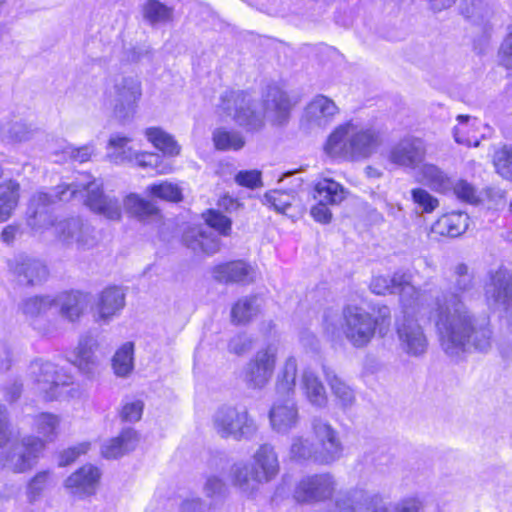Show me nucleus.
I'll return each instance as SVG.
<instances>
[{
  "mask_svg": "<svg viewBox=\"0 0 512 512\" xmlns=\"http://www.w3.org/2000/svg\"><path fill=\"white\" fill-rule=\"evenodd\" d=\"M454 194L462 201L468 203H476L478 201L477 191L470 183L466 180H458L453 185Z\"/></svg>",
  "mask_w": 512,
  "mask_h": 512,
  "instance_id": "obj_60",
  "label": "nucleus"
},
{
  "mask_svg": "<svg viewBox=\"0 0 512 512\" xmlns=\"http://www.w3.org/2000/svg\"><path fill=\"white\" fill-rule=\"evenodd\" d=\"M313 197L319 202L335 205L345 199V190L338 182L324 178L315 184Z\"/></svg>",
  "mask_w": 512,
  "mask_h": 512,
  "instance_id": "obj_36",
  "label": "nucleus"
},
{
  "mask_svg": "<svg viewBox=\"0 0 512 512\" xmlns=\"http://www.w3.org/2000/svg\"><path fill=\"white\" fill-rule=\"evenodd\" d=\"M291 102L278 86H268L261 101L244 91H225L217 105L218 112L231 117L248 131H257L267 118L275 124L284 123L290 114Z\"/></svg>",
  "mask_w": 512,
  "mask_h": 512,
  "instance_id": "obj_3",
  "label": "nucleus"
},
{
  "mask_svg": "<svg viewBox=\"0 0 512 512\" xmlns=\"http://www.w3.org/2000/svg\"><path fill=\"white\" fill-rule=\"evenodd\" d=\"M469 216L463 212H451L440 217L432 231L442 236L458 237L468 228Z\"/></svg>",
  "mask_w": 512,
  "mask_h": 512,
  "instance_id": "obj_29",
  "label": "nucleus"
},
{
  "mask_svg": "<svg viewBox=\"0 0 512 512\" xmlns=\"http://www.w3.org/2000/svg\"><path fill=\"white\" fill-rule=\"evenodd\" d=\"M53 483L52 473L49 470L38 472L28 483L27 495L29 499H37Z\"/></svg>",
  "mask_w": 512,
  "mask_h": 512,
  "instance_id": "obj_55",
  "label": "nucleus"
},
{
  "mask_svg": "<svg viewBox=\"0 0 512 512\" xmlns=\"http://www.w3.org/2000/svg\"><path fill=\"white\" fill-rule=\"evenodd\" d=\"M204 217L208 227L194 226L188 228L183 234V241L194 252L213 254L219 250L220 242L210 229L218 231L223 236H228L232 221L221 212L213 209L208 210Z\"/></svg>",
  "mask_w": 512,
  "mask_h": 512,
  "instance_id": "obj_9",
  "label": "nucleus"
},
{
  "mask_svg": "<svg viewBox=\"0 0 512 512\" xmlns=\"http://www.w3.org/2000/svg\"><path fill=\"white\" fill-rule=\"evenodd\" d=\"M20 185L14 180L0 184V221L8 220L18 205Z\"/></svg>",
  "mask_w": 512,
  "mask_h": 512,
  "instance_id": "obj_38",
  "label": "nucleus"
},
{
  "mask_svg": "<svg viewBox=\"0 0 512 512\" xmlns=\"http://www.w3.org/2000/svg\"><path fill=\"white\" fill-rule=\"evenodd\" d=\"M484 295L490 306L506 310L512 331V276L509 272L503 269L491 272L484 285Z\"/></svg>",
  "mask_w": 512,
  "mask_h": 512,
  "instance_id": "obj_12",
  "label": "nucleus"
},
{
  "mask_svg": "<svg viewBox=\"0 0 512 512\" xmlns=\"http://www.w3.org/2000/svg\"><path fill=\"white\" fill-rule=\"evenodd\" d=\"M426 146L422 139L405 137L392 145L387 152V160L398 167L415 169L425 159Z\"/></svg>",
  "mask_w": 512,
  "mask_h": 512,
  "instance_id": "obj_14",
  "label": "nucleus"
},
{
  "mask_svg": "<svg viewBox=\"0 0 512 512\" xmlns=\"http://www.w3.org/2000/svg\"><path fill=\"white\" fill-rule=\"evenodd\" d=\"M398 281H403L402 271H397L393 276H376L372 279L370 287L373 293L384 295L386 293H396Z\"/></svg>",
  "mask_w": 512,
  "mask_h": 512,
  "instance_id": "obj_57",
  "label": "nucleus"
},
{
  "mask_svg": "<svg viewBox=\"0 0 512 512\" xmlns=\"http://www.w3.org/2000/svg\"><path fill=\"white\" fill-rule=\"evenodd\" d=\"M26 377L33 384L36 393L46 401L58 399L62 389L73 384V376L70 373L41 357L29 363Z\"/></svg>",
  "mask_w": 512,
  "mask_h": 512,
  "instance_id": "obj_7",
  "label": "nucleus"
},
{
  "mask_svg": "<svg viewBox=\"0 0 512 512\" xmlns=\"http://www.w3.org/2000/svg\"><path fill=\"white\" fill-rule=\"evenodd\" d=\"M230 477L233 486L247 495L253 494L264 482L260 471L245 463L234 464L230 470Z\"/></svg>",
  "mask_w": 512,
  "mask_h": 512,
  "instance_id": "obj_25",
  "label": "nucleus"
},
{
  "mask_svg": "<svg viewBox=\"0 0 512 512\" xmlns=\"http://www.w3.org/2000/svg\"><path fill=\"white\" fill-rule=\"evenodd\" d=\"M146 191L150 196L165 201L178 202L182 199V192L179 186L168 181L154 183L148 186Z\"/></svg>",
  "mask_w": 512,
  "mask_h": 512,
  "instance_id": "obj_51",
  "label": "nucleus"
},
{
  "mask_svg": "<svg viewBox=\"0 0 512 512\" xmlns=\"http://www.w3.org/2000/svg\"><path fill=\"white\" fill-rule=\"evenodd\" d=\"M289 456L292 460L303 463L316 464L315 444L303 436H294L291 439Z\"/></svg>",
  "mask_w": 512,
  "mask_h": 512,
  "instance_id": "obj_43",
  "label": "nucleus"
},
{
  "mask_svg": "<svg viewBox=\"0 0 512 512\" xmlns=\"http://www.w3.org/2000/svg\"><path fill=\"white\" fill-rule=\"evenodd\" d=\"M255 465L260 471L261 478L264 482L270 481L279 471V462L274 448L269 444L261 445L253 456Z\"/></svg>",
  "mask_w": 512,
  "mask_h": 512,
  "instance_id": "obj_31",
  "label": "nucleus"
},
{
  "mask_svg": "<svg viewBox=\"0 0 512 512\" xmlns=\"http://www.w3.org/2000/svg\"><path fill=\"white\" fill-rule=\"evenodd\" d=\"M403 281H398L396 293L399 294L400 300L405 307L415 304L420 297V290L412 284V275L402 272Z\"/></svg>",
  "mask_w": 512,
  "mask_h": 512,
  "instance_id": "obj_53",
  "label": "nucleus"
},
{
  "mask_svg": "<svg viewBox=\"0 0 512 512\" xmlns=\"http://www.w3.org/2000/svg\"><path fill=\"white\" fill-rule=\"evenodd\" d=\"M312 432L315 437L316 443H327L335 440H340L339 433L332 425L321 418H314L311 423Z\"/></svg>",
  "mask_w": 512,
  "mask_h": 512,
  "instance_id": "obj_54",
  "label": "nucleus"
},
{
  "mask_svg": "<svg viewBox=\"0 0 512 512\" xmlns=\"http://www.w3.org/2000/svg\"><path fill=\"white\" fill-rule=\"evenodd\" d=\"M326 381L331 389L332 395L342 408L351 407L356 400L353 389L347 385L334 371L324 368Z\"/></svg>",
  "mask_w": 512,
  "mask_h": 512,
  "instance_id": "obj_35",
  "label": "nucleus"
},
{
  "mask_svg": "<svg viewBox=\"0 0 512 512\" xmlns=\"http://www.w3.org/2000/svg\"><path fill=\"white\" fill-rule=\"evenodd\" d=\"M372 494L354 491L339 497L331 512H372L370 498Z\"/></svg>",
  "mask_w": 512,
  "mask_h": 512,
  "instance_id": "obj_34",
  "label": "nucleus"
},
{
  "mask_svg": "<svg viewBox=\"0 0 512 512\" xmlns=\"http://www.w3.org/2000/svg\"><path fill=\"white\" fill-rule=\"evenodd\" d=\"M131 139L119 133L110 136L107 157L115 164L132 163L135 150L130 146Z\"/></svg>",
  "mask_w": 512,
  "mask_h": 512,
  "instance_id": "obj_33",
  "label": "nucleus"
},
{
  "mask_svg": "<svg viewBox=\"0 0 512 512\" xmlns=\"http://www.w3.org/2000/svg\"><path fill=\"white\" fill-rule=\"evenodd\" d=\"M145 136L153 146L168 156L180 154L181 147L174 137L159 127H150L145 130Z\"/></svg>",
  "mask_w": 512,
  "mask_h": 512,
  "instance_id": "obj_40",
  "label": "nucleus"
},
{
  "mask_svg": "<svg viewBox=\"0 0 512 512\" xmlns=\"http://www.w3.org/2000/svg\"><path fill=\"white\" fill-rule=\"evenodd\" d=\"M369 502L372 512H422L424 507L423 501L415 496L386 505L382 497L372 494Z\"/></svg>",
  "mask_w": 512,
  "mask_h": 512,
  "instance_id": "obj_32",
  "label": "nucleus"
},
{
  "mask_svg": "<svg viewBox=\"0 0 512 512\" xmlns=\"http://www.w3.org/2000/svg\"><path fill=\"white\" fill-rule=\"evenodd\" d=\"M414 203L425 213L433 212L439 205L438 200L422 188L411 191Z\"/></svg>",
  "mask_w": 512,
  "mask_h": 512,
  "instance_id": "obj_58",
  "label": "nucleus"
},
{
  "mask_svg": "<svg viewBox=\"0 0 512 512\" xmlns=\"http://www.w3.org/2000/svg\"><path fill=\"white\" fill-rule=\"evenodd\" d=\"M89 444L88 443H81L77 446L68 448L67 450L63 451V453L60 456L59 460V466L64 467L71 463H73L81 454H84L88 451Z\"/></svg>",
  "mask_w": 512,
  "mask_h": 512,
  "instance_id": "obj_63",
  "label": "nucleus"
},
{
  "mask_svg": "<svg viewBox=\"0 0 512 512\" xmlns=\"http://www.w3.org/2000/svg\"><path fill=\"white\" fill-rule=\"evenodd\" d=\"M141 168H152L159 174H167L172 171L170 164L164 163L159 154L150 152H134L133 162Z\"/></svg>",
  "mask_w": 512,
  "mask_h": 512,
  "instance_id": "obj_47",
  "label": "nucleus"
},
{
  "mask_svg": "<svg viewBox=\"0 0 512 512\" xmlns=\"http://www.w3.org/2000/svg\"><path fill=\"white\" fill-rule=\"evenodd\" d=\"M331 474L321 473L302 478L296 486L294 497L301 503H314L329 499L335 491Z\"/></svg>",
  "mask_w": 512,
  "mask_h": 512,
  "instance_id": "obj_13",
  "label": "nucleus"
},
{
  "mask_svg": "<svg viewBox=\"0 0 512 512\" xmlns=\"http://www.w3.org/2000/svg\"><path fill=\"white\" fill-rule=\"evenodd\" d=\"M114 374L120 378H127L134 369V344L126 342L121 345L111 359Z\"/></svg>",
  "mask_w": 512,
  "mask_h": 512,
  "instance_id": "obj_37",
  "label": "nucleus"
},
{
  "mask_svg": "<svg viewBox=\"0 0 512 512\" xmlns=\"http://www.w3.org/2000/svg\"><path fill=\"white\" fill-rule=\"evenodd\" d=\"M144 404L141 400L127 401L123 404L120 417L123 421L136 422L140 420Z\"/></svg>",
  "mask_w": 512,
  "mask_h": 512,
  "instance_id": "obj_59",
  "label": "nucleus"
},
{
  "mask_svg": "<svg viewBox=\"0 0 512 512\" xmlns=\"http://www.w3.org/2000/svg\"><path fill=\"white\" fill-rule=\"evenodd\" d=\"M38 133L36 128L20 119H7L0 123V140L15 144L32 140Z\"/></svg>",
  "mask_w": 512,
  "mask_h": 512,
  "instance_id": "obj_26",
  "label": "nucleus"
},
{
  "mask_svg": "<svg viewBox=\"0 0 512 512\" xmlns=\"http://www.w3.org/2000/svg\"><path fill=\"white\" fill-rule=\"evenodd\" d=\"M138 442L136 431L132 428L122 430L115 438L110 439L101 448L103 457L115 459L133 450Z\"/></svg>",
  "mask_w": 512,
  "mask_h": 512,
  "instance_id": "obj_27",
  "label": "nucleus"
},
{
  "mask_svg": "<svg viewBox=\"0 0 512 512\" xmlns=\"http://www.w3.org/2000/svg\"><path fill=\"white\" fill-rule=\"evenodd\" d=\"M235 181L247 188H256L262 186L261 172L258 170L240 171L235 176Z\"/></svg>",
  "mask_w": 512,
  "mask_h": 512,
  "instance_id": "obj_61",
  "label": "nucleus"
},
{
  "mask_svg": "<svg viewBox=\"0 0 512 512\" xmlns=\"http://www.w3.org/2000/svg\"><path fill=\"white\" fill-rule=\"evenodd\" d=\"M212 427L221 438L236 441L251 440L258 431L256 420L242 405L218 407L212 415Z\"/></svg>",
  "mask_w": 512,
  "mask_h": 512,
  "instance_id": "obj_8",
  "label": "nucleus"
},
{
  "mask_svg": "<svg viewBox=\"0 0 512 512\" xmlns=\"http://www.w3.org/2000/svg\"><path fill=\"white\" fill-rule=\"evenodd\" d=\"M141 96V83L136 77L117 75L107 85L103 103L116 120L126 123L136 115Z\"/></svg>",
  "mask_w": 512,
  "mask_h": 512,
  "instance_id": "obj_6",
  "label": "nucleus"
},
{
  "mask_svg": "<svg viewBox=\"0 0 512 512\" xmlns=\"http://www.w3.org/2000/svg\"><path fill=\"white\" fill-rule=\"evenodd\" d=\"M498 56L502 66L507 69H512V32L504 38Z\"/></svg>",
  "mask_w": 512,
  "mask_h": 512,
  "instance_id": "obj_64",
  "label": "nucleus"
},
{
  "mask_svg": "<svg viewBox=\"0 0 512 512\" xmlns=\"http://www.w3.org/2000/svg\"><path fill=\"white\" fill-rule=\"evenodd\" d=\"M55 305L56 298L49 295H36L25 298L20 304V310L31 322L34 329L38 330L43 335H49L53 333L56 328L42 325L41 318Z\"/></svg>",
  "mask_w": 512,
  "mask_h": 512,
  "instance_id": "obj_21",
  "label": "nucleus"
},
{
  "mask_svg": "<svg viewBox=\"0 0 512 512\" xmlns=\"http://www.w3.org/2000/svg\"><path fill=\"white\" fill-rule=\"evenodd\" d=\"M60 425L59 416L43 412L33 418L34 430L44 439L52 441L58 434Z\"/></svg>",
  "mask_w": 512,
  "mask_h": 512,
  "instance_id": "obj_44",
  "label": "nucleus"
},
{
  "mask_svg": "<svg viewBox=\"0 0 512 512\" xmlns=\"http://www.w3.org/2000/svg\"><path fill=\"white\" fill-rule=\"evenodd\" d=\"M83 199L94 213L109 220H120L122 206L118 198L103 191V182L88 173H80L74 182L55 187L51 192H38L30 200L27 223L35 231L53 226L48 207L57 201Z\"/></svg>",
  "mask_w": 512,
  "mask_h": 512,
  "instance_id": "obj_2",
  "label": "nucleus"
},
{
  "mask_svg": "<svg viewBox=\"0 0 512 512\" xmlns=\"http://www.w3.org/2000/svg\"><path fill=\"white\" fill-rule=\"evenodd\" d=\"M44 449V441L38 437L26 436L13 443L3 455V466L15 473L30 470L36 463L40 452Z\"/></svg>",
  "mask_w": 512,
  "mask_h": 512,
  "instance_id": "obj_11",
  "label": "nucleus"
},
{
  "mask_svg": "<svg viewBox=\"0 0 512 512\" xmlns=\"http://www.w3.org/2000/svg\"><path fill=\"white\" fill-rule=\"evenodd\" d=\"M297 370L296 359L293 356L288 357L278 373L276 382L277 394L290 396L294 393Z\"/></svg>",
  "mask_w": 512,
  "mask_h": 512,
  "instance_id": "obj_41",
  "label": "nucleus"
},
{
  "mask_svg": "<svg viewBox=\"0 0 512 512\" xmlns=\"http://www.w3.org/2000/svg\"><path fill=\"white\" fill-rule=\"evenodd\" d=\"M390 325L391 312L387 306L380 307L376 316L358 306H347L342 312L341 330L354 348L366 347L376 333L385 336Z\"/></svg>",
  "mask_w": 512,
  "mask_h": 512,
  "instance_id": "obj_5",
  "label": "nucleus"
},
{
  "mask_svg": "<svg viewBox=\"0 0 512 512\" xmlns=\"http://www.w3.org/2000/svg\"><path fill=\"white\" fill-rule=\"evenodd\" d=\"M397 336L401 350L409 356L420 357L428 349V338L417 320L404 317L397 324Z\"/></svg>",
  "mask_w": 512,
  "mask_h": 512,
  "instance_id": "obj_16",
  "label": "nucleus"
},
{
  "mask_svg": "<svg viewBox=\"0 0 512 512\" xmlns=\"http://www.w3.org/2000/svg\"><path fill=\"white\" fill-rule=\"evenodd\" d=\"M382 141L381 132L372 125L350 120L333 130L325 144V151L332 157L359 161L374 154Z\"/></svg>",
  "mask_w": 512,
  "mask_h": 512,
  "instance_id": "obj_4",
  "label": "nucleus"
},
{
  "mask_svg": "<svg viewBox=\"0 0 512 512\" xmlns=\"http://www.w3.org/2000/svg\"><path fill=\"white\" fill-rule=\"evenodd\" d=\"M300 387L309 403L313 406L323 408L328 403L326 389L319 377L310 369L302 373Z\"/></svg>",
  "mask_w": 512,
  "mask_h": 512,
  "instance_id": "obj_28",
  "label": "nucleus"
},
{
  "mask_svg": "<svg viewBox=\"0 0 512 512\" xmlns=\"http://www.w3.org/2000/svg\"><path fill=\"white\" fill-rule=\"evenodd\" d=\"M14 280L21 286H36L47 279L48 270L43 262L27 255H17L8 263Z\"/></svg>",
  "mask_w": 512,
  "mask_h": 512,
  "instance_id": "obj_17",
  "label": "nucleus"
},
{
  "mask_svg": "<svg viewBox=\"0 0 512 512\" xmlns=\"http://www.w3.org/2000/svg\"><path fill=\"white\" fill-rule=\"evenodd\" d=\"M212 275L220 283L249 284L254 281L255 270L247 262L236 260L216 265Z\"/></svg>",
  "mask_w": 512,
  "mask_h": 512,
  "instance_id": "obj_22",
  "label": "nucleus"
},
{
  "mask_svg": "<svg viewBox=\"0 0 512 512\" xmlns=\"http://www.w3.org/2000/svg\"><path fill=\"white\" fill-rule=\"evenodd\" d=\"M255 297H244L239 299L231 310L232 321L236 324L249 322L258 312Z\"/></svg>",
  "mask_w": 512,
  "mask_h": 512,
  "instance_id": "obj_46",
  "label": "nucleus"
},
{
  "mask_svg": "<svg viewBox=\"0 0 512 512\" xmlns=\"http://www.w3.org/2000/svg\"><path fill=\"white\" fill-rule=\"evenodd\" d=\"M458 124L453 128V137L458 144L466 145L468 147H478L480 145L479 139L474 135L479 122L476 118L468 115H458Z\"/></svg>",
  "mask_w": 512,
  "mask_h": 512,
  "instance_id": "obj_39",
  "label": "nucleus"
},
{
  "mask_svg": "<svg viewBox=\"0 0 512 512\" xmlns=\"http://www.w3.org/2000/svg\"><path fill=\"white\" fill-rule=\"evenodd\" d=\"M476 286L468 265L452 268L450 288L436 297L431 309L441 349L449 357H460L473 350L487 352L492 345V331L485 317L476 315L463 296Z\"/></svg>",
  "mask_w": 512,
  "mask_h": 512,
  "instance_id": "obj_1",
  "label": "nucleus"
},
{
  "mask_svg": "<svg viewBox=\"0 0 512 512\" xmlns=\"http://www.w3.org/2000/svg\"><path fill=\"white\" fill-rule=\"evenodd\" d=\"M204 491L208 497L223 496L226 492V484L220 477L211 475L205 482Z\"/></svg>",
  "mask_w": 512,
  "mask_h": 512,
  "instance_id": "obj_62",
  "label": "nucleus"
},
{
  "mask_svg": "<svg viewBox=\"0 0 512 512\" xmlns=\"http://www.w3.org/2000/svg\"><path fill=\"white\" fill-rule=\"evenodd\" d=\"M125 292L121 287L110 286L102 290L94 303V320L98 323H109L123 310Z\"/></svg>",
  "mask_w": 512,
  "mask_h": 512,
  "instance_id": "obj_18",
  "label": "nucleus"
},
{
  "mask_svg": "<svg viewBox=\"0 0 512 512\" xmlns=\"http://www.w3.org/2000/svg\"><path fill=\"white\" fill-rule=\"evenodd\" d=\"M98 347L96 338L90 335L82 337L75 349V359L73 364L85 374H91L93 368L97 365L95 351Z\"/></svg>",
  "mask_w": 512,
  "mask_h": 512,
  "instance_id": "obj_30",
  "label": "nucleus"
},
{
  "mask_svg": "<svg viewBox=\"0 0 512 512\" xmlns=\"http://www.w3.org/2000/svg\"><path fill=\"white\" fill-rule=\"evenodd\" d=\"M294 199L293 191L274 189L265 193L263 203L278 213H286Z\"/></svg>",
  "mask_w": 512,
  "mask_h": 512,
  "instance_id": "obj_48",
  "label": "nucleus"
},
{
  "mask_svg": "<svg viewBox=\"0 0 512 512\" xmlns=\"http://www.w3.org/2000/svg\"><path fill=\"white\" fill-rule=\"evenodd\" d=\"M421 173L427 184L437 191L444 192L451 186V182L446 174L433 164L423 165Z\"/></svg>",
  "mask_w": 512,
  "mask_h": 512,
  "instance_id": "obj_52",
  "label": "nucleus"
},
{
  "mask_svg": "<svg viewBox=\"0 0 512 512\" xmlns=\"http://www.w3.org/2000/svg\"><path fill=\"white\" fill-rule=\"evenodd\" d=\"M55 234L66 245L75 244L78 248H91L96 244L95 231L80 218H69L54 225Z\"/></svg>",
  "mask_w": 512,
  "mask_h": 512,
  "instance_id": "obj_15",
  "label": "nucleus"
},
{
  "mask_svg": "<svg viewBox=\"0 0 512 512\" xmlns=\"http://www.w3.org/2000/svg\"><path fill=\"white\" fill-rule=\"evenodd\" d=\"M278 348L269 344L258 350L241 371V379L248 389L261 390L271 380L274 373Z\"/></svg>",
  "mask_w": 512,
  "mask_h": 512,
  "instance_id": "obj_10",
  "label": "nucleus"
},
{
  "mask_svg": "<svg viewBox=\"0 0 512 512\" xmlns=\"http://www.w3.org/2000/svg\"><path fill=\"white\" fill-rule=\"evenodd\" d=\"M343 444L340 440L315 444L316 464L330 465L338 461L343 455Z\"/></svg>",
  "mask_w": 512,
  "mask_h": 512,
  "instance_id": "obj_45",
  "label": "nucleus"
},
{
  "mask_svg": "<svg viewBox=\"0 0 512 512\" xmlns=\"http://www.w3.org/2000/svg\"><path fill=\"white\" fill-rule=\"evenodd\" d=\"M90 305V296L83 292H70L56 298L60 316L71 322H77Z\"/></svg>",
  "mask_w": 512,
  "mask_h": 512,
  "instance_id": "obj_24",
  "label": "nucleus"
},
{
  "mask_svg": "<svg viewBox=\"0 0 512 512\" xmlns=\"http://www.w3.org/2000/svg\"><path fill=\"white\" fill-rule=\"evenodd\" d=\"M269 420L272 429L277 433L286 434L296 428L299 413L295 401L290 396L276 400L269 411Z\"/></svg>",
  "mask_w": 512,
  "mask_h": 512,
  "instance_id": "obj_20",
  "label": "nucleus"
},
{
  "mask_svg": "<svg viewBox=\"0 0 512 512\" xmlns=\"http://www.w3.org/2000/svg\"><path fill=\"white\" fill-rule=\"evenodd\" d=\"M212 141L217 150L237 151L244 147L245 139L238 131L217 128L213 131Z\"/></svg>",
  "mask_w": 512,
  "mask_h": 512,
  "instance_id": "obj_42",
  "label": "nucleus"
},
{
  "mask_svg": "<svg viewBox=\"0 0 512 512\" xmlns=\"http://www.w3.org/2000/svg\"><path fill=\"white\" fill-rule=\"evenodd\" d=\"M125 209L138 217H147L158 212L155 204L149 200L140 197L137 194H130L124 200Z\"/></svg>",
  "mask_w": 512,
  "mask_h": 512,
  "instance_id": "obj_50",
  "label": "nucleus"
},
{
  "mask_svg": "<svg viewBox=\"0 0 512 512\" xmlns=\"http://www.w3.org/2000/svg\"><path fill=\"white\" fill-rule=\"evenodd\" d=\"M142 12L144 19L152 25L167 22L172 17V10L157 0L145 3Z\"/></svg>",
  "mask_w": 512,
  "mask_h": 512,
  "instance_id": "obj_49",
  "label": "nucleus"
},
{
  "mask_svg": "<svg viewBox=\"0 0 512 512\" xmlns=\"http://www.w3.org/2000/svg\"><path fill=\"white\" fill-rule=\"evenodd\" d=\"M339 112L335 102L330 98L318 95L306 107L304 120L310 127L327 126Z\"/></svg>",
  "mask_w": 512,
  "mask_h": 512,
  "instance_id": "obj_23",
  "label": "nucleus"
},
{
  "mask_svg": "<svg viewBox=\"0 0 512 512\" xmlns=\"http://www.w3.org/2000/svg\"><path fill=\"white\" fill-rule=\"evenodd\" d=\"M493 163L499 175L512 180V147L503 146L494 154Z\"/></svg>",
  "mask_w": 512,
  "mask_h": 512,
  "instance_id": "obj_56",
  "label": "nucleus"
},
{
  "mask_svg": "<svg viewBox=\"0 0 512 512\" xmlns=\"http://www.w3.org/2000/svg\"><path fill=\"white\" fill-rule=\"evenodd\" d=\"M100 478L99 468L86 464L71 474L65 480L64 486L70 494L83 498L96 493Z\"/></svg>",
  "mask_w": 512,
  "mask_h": 512,
  "instance_id": "obj_19",
  "label": "nucleus"
}]
</instances>
